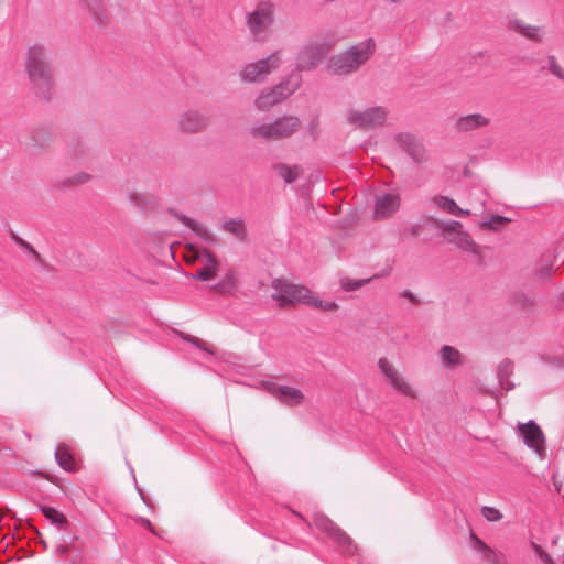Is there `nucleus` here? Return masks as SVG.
<instances>
[{
  "instance_id": "f257e3e1",
  "label": "nucleus",
  "mask_w": 564,
  "mask_h": 564,
  "mask_svg": "<svg viewBox=\"0 0 564 564\" xmlns=\"http://www.w3.org/2000/svg\"><path fill=\"white\" fill-rule=\"evenodd\" d=\"M375 52L376 42L372 37H368L343 52L332 55L326 68L334 75L347 76L354 74L372 57Z\"/></svg>"
},
{
  "instance_id": "f03ea898",
  "label": "nucleus",
  "mask_w": 564,
  "mask_h": 564,
  "mask_svg": "<svg viewBox=\"0 0 564 564\" xmlns=\"http://www.w3.org/2000/svg\"><path fill=\"white\" fill-rule=\"evenodd\" d=\"M25 69L33 88L46 98L53 87V73L45 47L36 44L29 48Z\"/></svg>"
},
{
  "instance_id": "7ed1b4c3",
  "label": "nucleus",
  "mask_w": 564,
  "mask_h": 564,
  "mask_svg": "<svg viewBox=\"0 0 564 564\" xmlns=\"http://www.w3.org/2000/svg\"><path fill=\"white\" fill-rule=\"evenodd\" d=\"M283 63V51L275 50L264 58L246 64L239 77L243 83H262L270 74L278 70Z\"/></svg>"
},
{
  "instance_id": "20e7f679",
  "label": "nucleus",
  "mask_w": 564,
  "mask_h": 564,
  "mask_svg": "<svg viewBox=\"0 0 564 564\" xmlns=\"http://www.w3.org/2000/svg\"><path fill=\"white\" fill-rule=\"evenodd\" d=\"M301 121L294 116H283L270 123H257L250 128V135L258 139L280 140L292 135Z\"/></svg>"
},
{
  "instance_id": "39448f33",
  "label": "nucleus",
  "mask_w": 564,
  "mask_h": 564,
  "mask_svg": "<svg viewBox=\"0 0 564 564\" xmlns=\"http://www.w3.org/2000/svg\"><path fill=\"white\" fill-rule=\"evenodd\" d=\"M271 297L280 307L304 304L310 300L312 291L304 285L294 284L286 279H274L271 283Z\"/></svg>"
},
{
  "instance_id": "423d86ee",
  "label": "nucleus",
  "mask_w": 564,
  "mask_h": 564,
  "mask_svg": "<svg viewBox=\"0 0 564 564\" xmlns=\"http://www.w3.org/2000/svg\"><path fill=\"white\" fill-rule=\"evenodd\" d=\"M301 84L302 76L297 73H292L273 88L261 91L254 101V106L260 111L269 110L274 105L291 96L301 86Z\"/></svg>"
},
{
  "instance_id": "0eeeda50",
  "label": "nucleus",
  "mask_w": 564,
  "mask_h": 564,
  "mask_svg": "<svg viewBox=\"0 0 564 564\" xmlns=\"http://www.w3.org/2000/svg\"><path fill=\"white\" fill-rule=\"evenodd\" d=\"M335 45V41L312 40L304 44L296 56V72L312 70L323 61L325 55Z\"/></svg>"
},
{
  "instance_id": "6e6552de",
  "label": "nucleus",
  "mask_w": 564,
  "mask_h": 564,
  "mask_svg": "<svg viewBox=\"0 0 564 564\" xmlns=\"http://www.w3.org/2000/svg\"><path fill=\"white\" fill-rule=\"evenodd\" d=\"M275 6L271 1H261L246 15L249 32L256 40H264L274 22Z\"/></svg>"
},
{
  "instance_id": "1a4fd4ad",
  "label": "nucleus",
  "mask_w": 564,
  "mask_h": 564,
  "mask_svg": "<svg viewBox=\"0 0 564 564\" xmlns=\"http://www.w3.org/2000/svg\"><path fill=\"white\" fill-rule=\"evenodd\" d=\"M345 116L349 124L369 130L383 126L388 117V111L382 106L368 107L364 109L348 108Z\"/></svg>"
},
{
  "instance_id": "9d476101",
  "label": "nucleus",
  "mask_w": 564,
  "mask_h": 564,
  "mask_svg": "<svg viewBox=\"0 0 564 564\" xmlns=\"http://www.w3.org/2000/svg\"><path fill=\"white\" fill-rule=\"evenodd\" d=\"M378 368L380 372L384 376L386 381L398 393L408 397V398H416V391L414 388L406 381V379L398 371L397 368L387 359L380 358L378 360Z\"/></svg>"
},
{
  "instance_id": "9b49d317",
  "label": "nucleus",
  "mask_w": 564,
  "mask_h": 564,
  "mask_svg": "<svg viewBox=\"0 0 564 564\" xmlns=\"http://www.w3.org/2000/svg\"><path fill=\"white\" fill-rule=\"evenodd\" d=\"M398 147L404 151L413 162L425 163L429 159L427 150L423 141L409 132H400L394 137Z\"/></svg>"
},
{
  "instance_id": "f8f14e48",
  "label": "nucleus",
  "mask_w": 564,
  "mask_h": 564,
  "mask_svg": "<svg viewBox=\"0 0 564 564\" xmlns=\"http://www.w3.org/2000/svg\"><path fill=\"white\" fill-rule=\"evenodd\" d=\"M315 525L324 531L329 538H332L346 554H352L356 550L351 539L339 529L329 518L324 514H316L314 517Z\"/></svg>"
},
{
  "instance_id": "ddd939ff",
  "label": "nucleus",
  "mask_w": 564,
  "mask_h": 564,
  "mask_svg": "<svg viewBox=\"0 0 564 564\" xmlns=\"http://www.w3.org/2000/svg\"><path fill=\"white\" fill-rule=\"evenodd\" d=\"M519 433L524 444L531 448L541 459L545 457V436L541 427L534 422L519 424Z\"/></svg>"
},
{
  "instance_id": "4468645a",
  "label": "nucleus",
  "mask_w": 564,
  "mask_h": 564,
  "mask_svg": "<svg viewBox=\"0 0 564 564\" xmlns=\"http://www.w3.org/2000/svg\"><path fill=\"white\" fill-rule=\"evenodd\" d=\"M401 197L397 193H379L375 196V218L384 219L399 210Z\"/></svg>"
},
{
  "instance_id": "2eb2a0df",
  "label": "nucleus",
  "mask_w": 564,
  "mask_h": 564,
  "mask_svg": "<svg viewBox=\"0 0 564 564\" xmlns=\"http://www.w3.org/2000/svg\"><path fill=\"white\" fill-rule=\"evenodd\" d=\"M178 127L183 132L195 133L208 124V119L197 110H186L178 117Z\"/></svg>"
},
{
  "instance_id": "dca6fc26",
  "label": "nucleus",
  "mask_w": 564,
  "mask_h": 564,
  "mask_svg": "<svg viewBox=\"0 0 564 564\" xmlns=\"http://www.w3.org/2000/svg\"><path fill=\"white\" fill-rule=\"evenodd\" d=\"M269 390L280 402L284 403L285 405H297L302 403L304 399L303 393L293 387L271 383L269 386Z\"/></svg>"
},
{
  "instance_id": "f3484780",
  "label": "nucleus",
  "mask_w": 564,
  "mask_h": 564,
  "mask_svg": "<svg viewBox=\"0 0 564 564\" xmlns=\"http://www.w3.org/2000/svg\"><path fill=\"white\" fill-rule=\"evenodd\" d=\"M508 28L511 31L534 42H541L545 35V30L543 26L527 24L525 22L519 19L510 20Z\"/></svg>"
},
{
  "instance_id": "a211bd4d",
  "label": "nucleus",
  "mask_w": 564,
  "mask_h": 564,
  "mask_svg": "<svg viewBox=\"0 0 564 564\" xmlns=\"http://www.w3.org/2000/svg\"><path fill=\"white\" fill-rule=\"evenodd\" d=\"M203 261L204 265L196 270V273L193 275V278L204 282L210 281L216 276L218 270V261L216 257L207 250H204L203 252Z\"/></svg>"
},
{
  "instance_id": "6ab92c4d",
  "label": "nucleus",
  "mask_w": 564,
  "mask_h": 564,
  "mask_svg": "<svg viewBox=\"0 0 564 564\" xmlns=\"http://www.w3.org/2000/svg\"><path fill=\"white\" fill-rule=\"evenodd\" d=\"M438 357L442 366L446 369L456 368L464 362L463 354L457 348L449 345L441 347L438 350Z\"/></svg>"
},
{
  "instance_id": "aec40b11",
  "label": "nucleus",
  "mask_w": 564,
  "mask_h": 564,
  "mask_svg": "<svg viewBox=\"0 0 564 564\" xmlns=\"http://www.w3.org/2000/svg\"><path fill=\"white\" fill-rule=\"evenodd\" d=\"M490 120L480 113L459 117L456 120V129L460 132L471 131L488 126Z\"/></svg>"
},
{
  "instance_id": "412c9836",
  "label": "nucleus",
  "mask_w": 564,
  "mask_h": 564,
  "mask_svg": "<svg viewBox=\"0 0 564 564\" xmlns=\"http://www.w3.org/2000/svg\"><path fill=\"white\" fill-rule=\"evenodd\" d=\"M129 202L142 212H149L156 207L158 198L151 193L131 191L128 193Z\"/></svg>"
},
{
  "instance_id": "4be33fe9",
  "label": "nucleus",
  "mask_w": 564,
  "mask_h": 564,
  "mask_svg": "<svg viewBox=\"0 0 564 564\" xmlns=\"http://www.w3.org/2000/svg\"><path fill=\"white\" fill-rule=\"evenodd\" d=\"M447 239L451 243H454L455 246L463 250L469 251L474 254H479L478 246L475 243L470 235L467 234L466 231L460 230L458 232H454Z\"/></svg>"
},
{
  "instance_id": "5701e85b",
  "label": "nucleus",
  "mask_w": 564,
  "mask_h": 564,
  "mask_svg": "<svg viewBox=\"0 0 564 564\" xmlns=\"http://www.w3.org/2000/svg\"><path fill=\"white\" fill-rule=\"evenodd\" d=\"M221 228L234 235L238 240L246 241L248 237V230L245 221L241 218H230L226 220Z\"/></svg>"
},
{
  "instance_id": "b1692460",
  "label": "nucleus",
  "mask_w": 564,
  "mask_h": 564,
  "mask_svg": "<svg viewBox=\"0 0 564 564\" xmlns=\"http://www.w3.org/2000/svg\"><path fill=\"white\" fill-rule=\"evenodd\" d=\"M470 545L476 552H487V564H501L500 555L481 541L475 533H470Z\"/></svg>"
},
{
  "instance_id": "393cba45",
  "label": "nucleus",
  "mask_w": 564,
  "mask_h": 564,
  "mask_svg": "<svg viewBox=\"0 0 564 564\" xmlns=\"http://www.w3.org/2000/svg\"><path fill=\"white\" fill-rule=\"evenodd\" d=\"M177 218L188 228H191L199 238L207 242H215L214 235L210 230L202 224L196 223L185 215H176Z\"/></svg>"
},
{
  "instance_id": "a878e982",
  "label": "nucleus",
  "mask_w": 564,
  "mask_h": 564,
  "mask_svg": "<svg viewBox=\"0 0 564 564\" xmlns=\"http://www.w3.org/2000/svg\"><path fill=\"white\" fill-rule=\"evenodd\" d=\"M41 511L45 516V518L48 519L58 529L67 530L68 521L62 512L48 506L41 507Z\"/></svg>"
},
{
  "instance_id": "bb28decb",
  "label": "nucleus",
  "mask_w": 564,
  "mask_h": 564,
  "mask_svg": "<svg viewBox=\"0 0 564 564\" xmlns=\"http://www.w3.org/2000/svg\"><path fill=\"white\" fill-rule=\"evenodd\" d=\"M273 169L276 171L278 175L288 184L293 183L301 173V167L299 165L290 166L283 163H279L275 164Z\"/></svg>"
},
{
  "instance_id": "cd10ccee",
  "label": "nucleus",
  "mask_w": 564,
  "mask_h": 564,
  "mask_svg": "<svg viewBox=\"0 0 564 564\" xmlns=\"http://www.w3.org/2000/svg\"><path fill=\"white\" fill-rule=\"evenodd\" d=\"M55 458L57 464L67 471H72L75 468V462L73 456L68 453L65 445H59L55 451Z\"/></svg>"
},
{
  "instance_id": "c85d7f7f",
  "label": "nucleus",
  "mask_w": 564,
  "mask_h": 564,
  "mask_svg": "<svg viewBox=\"0 0 564 564\" xmlns=\"http://www.w3.org/2000/svg\"><path fill=\"white\" fill-rule=\"evenodd\" d=\"M432 200L436 207L447 214L454 215V213L462 212V208L455 203V200L447 196L436 195Z\"/></svg>"
},
{
  "instance_id": "c756f323",
  "label": "nucleus",
  "mask_w": 564,
  "mask_h": 564,
  "mask_svg": "<svg viewBox=\"0 0 564 564\" xmlns=\"http://www.w3.org/2000/svg\"><path fill=\"white\" fill-rule=\"evenodd\" d=\"M510 218L499 215H490L480 223V227L492 231H499L503 225L509 224Z\"/></svg>"
},
{
  "instance_id": "7c9ffc66",
  "label": "nucleus",
  "mask_w": 564,
  "mask_h": 564,
  "mask_svg": "<svg viewBox=\"0 0 564 564\" xmlns=\"http://www.w3.org/2000/svg\"><path fill=\"white\" fill-rule=\"evenodd\" d=\"M306 305L326 312L335 311L338 308V304L335 301L324 302L313 292L311 293L310 300L306 301Z\"/></svg>"
},
{
  "instance_id": "2f4dec72",
  "label": "nucleus",
  "mask_w": 564,
  "mask_h": 564,
  "mask_svg": "<svg viewBox=\"0 0 564 564\" xmlns=\"http://www.w3.org/2000/svg\"><path fill=\"white\" fill-rule=\"evenodd\" d=\"M513 365L510 360H503L498 368V377L501 388L511 389L507 383L509 376L512 373Z\"/></svg>"
},
{
  "instance_id": "473e14b6",
  "label": "nucleus",
  "mask_w": 564,
  "mask_h": 564,
  "mask_svg": "<svg viewBox=\"0 0 564 564\" xmlns=\"http://www.w3.org/2000/svg\"><path fill=\"white\" fill-rule=\"evenodd\" d=\"M236 286V274L234 271H229L226 276L218 282L214 289L220 293H229Z\"/></svg>"
},
{
  "instance_id": "72a5a7b5",
  "label": "nucleus",
  "mask_w": 564,
  "mask_h": 564,
  "mask_svg": "<svg viewBox=\"0 0 564 564\" xmlns=\"http://www.w3.org/2000/svg\"><path fill=\"white\" fill-rule=\"evenodd\" d=\"M371 280H372V278L354 280V279L345 276V278L340 279L339 283L344 291L350 292V291L359 290L364 285L368 284Z\"/></svg>"
},
{
  "instance_id": "f704fd0d",
  "label": "nucleus",
  "mask_w": 564,
  "mask_h": 564,
  "mask_svg": "<svg viewBox=\"0 0 564 564\" xmlns=\"http://www.w3.org/2000/svg\"><path fill=\"white\" fill-rule=\"evenodd\" d=\"M549 72L558 79L564 80V68L558 64L554 55H549L546 58Z\"/></svg>"
},
{
  "instance_id": "c9c22d12",
  "label": "nucleus",
  "mask_w": 564,
  "mask_h": 564,
  "mask_svg": "<svg viewBox=\"0 0 564 564\" xmlns=\"http://www.w3.org/2000/svg\"><path fill=\"white\" fill-rule=\"evenodd\" d=\"M83 4L89 10L96 22L100 23L105 17L99 12V0H80Z\"/></svg>"
},
{
  "instance_id": "e433bc0d",
  "label": "nucleus",
  "mask_w": 564,
  "mask_h": 564,
  "mask_svg": "<svg viewBox=\"0 0 564 564\" xmlns=\"http://www.w3.org/2000/svg\"><path fill=\"white\" fill-rule=\"evenodd\" d=\"M438 227H441L443 229V231L446 235V238H448L454 232L460 231L463 226H462V223H459L457 220H449V221L441 223L438 225Z\"/></svg>"
},
{
  "instance_id": "4c0bfd02",
  "label": "nucleus",
  "mask_w": 564,
  "mask_h": 564,
  "mask_svg": "<svg viewBox=\"0 0 564 564\" xmlns=\"http://www.w3.org/2000/svg\"><path fill=\"white\" fill-rule=\"evenodd\" d=\"M481 514L486 520L490 522H496L502 519V513L495 507H482Z\"/></svg>"
},
{
  "instance_id": "58836bf2",
  "label": "nucleus",
  "mask_w": 564,
  "mask_h": 564,
  "mask_svg": "<svg viewBox=\"0 0 564 564\" xmlns=\"http://www.w3.org/2000/svg\"><path fill=\"white\" fill-rule=\"evenodd\" d=\"M551 274H552V265L551 264L543 265L542 268H540L539 271H536V273L534 275V281L543 283L551 278Z\"/></svg>"
},
{
  "instance_id": "ea45409f",
  "label": "nucleus",
  "mask_w": 564,
  "mask_h": 564,
  "mask_svg": "<svg viewBox=\"0 0 564 564\" xmlns=\"http://www.w3.org/2000/svg\"><path fill=\"white\" fill-rule=\"evenodd\" d=\"M532 549L535 552V554L541 558L543 564H555L553 558L546 552H544V550L540 545H538L536 543H532Z\"/></svg>"
},
{
  "instance_id": "a19ab883",
  "label": "nucleus",
  "mask_w": 564,
  "mask_h": 564,
  "mask_svg": "<svg viewBox=\"0 0 564 564\" xmlns=\"http://www.w3.org/2000/svg\"><path fill=\"white\" fill-rule=\"evenodd\" d=\"M90 180V175L86 172H79L68 178L70 185L85 184Z\"/></svg>"
},
{
  "instance_id": "79ce46f5",
  "label": "nucleus",
  "mask_w": 564,
  "mask_h": 564,
  "mask_svg": "<svg viewBox=\"0 0 564 564\" xmlns=\"http://www.w3.org/2000/svg\"><path fill=\"white\" fill-rule=\"evenodd\" d=\"M55 553L61 557H66L69 553V547L66 544H59L56 547Z\"/></svg>"
},
{
  "instance_id": "37998d69",
  "label": "nucleus",
  "mask_w": 564,
  "mask_h": 564,
  "mask_svg": "<svg viewBox=\"0 0 564 564\" xmlns=\"http://www.w3.org/2000/svg\"><path fill=\"white\" fill-rule=\"evenodd\" d=\"M185 339L191 341L192 344H194L199 349L207 350V348L205 347V343L202 341L200 339H198L196 337H192V336H187V337H185Z\"/></svg>"
},
{
  "instance_id": "c03bdc74",
  "label": "nucleus",
  "mask_w": 564,
  "mask_h": 564,
  "mask_svg": "<svg viewBox=\"0 0 564 564\" xmlns=\"http://www.w3.org/2000/svg\"><path fill=\"white\" fill-rule=\"evenodd\" d=\"M400 295L402 297L410 300L414 304L419 303L417 297L410 290L402 291Z\"/></svg>"
},
{
  "instance_id": "a18cd8bd",
  "label": "nucleus",
  "mask_w": 564,
  "mask_h": 564,
  "mask_svg": "<svg viewBox=\"0 0 564 564\" xmlns=\"http://www.w3.org/2000/svg\"><path fill=\"white\" fill-rule=\"evenodd\" d=\"M408 230L412 236H417L420 234V225H412Z\"/></svg>"
},
{
  "instance_id": "49530a36",
  "label": "nucleus",
  "mask_w": 564,
  "mask_h": 564,
  "mask_svg": "<svg viewBox=\"0 0 564 564\" xmlns=\"http://www.w3.org/2000/svg\"><path fill=\"white\" fill-rule=\"evenodd\" d=\"M140 521H141V523H142L144 527H147V528H148V529H149L153 534H155V531H154V529L152 528L151 522H150L148 519H145V518H141V520H140Z\"/></svg>"
},
{
  "instance_id": "de8ad7c7",
  "label": "nucleus",
  "mask_w": 564,
  "mask_h": 564,
  "mask_svg": "<svg viewBox=\"0 0 564 564\" xmlns=\"http://www.w3.org/2000/svg\"><path fill=\"white\" fill-rule=\"evenodd\" d=\"M470 212L468 209H463L462 208V212L459 213H454L455 216H464V215H469Z\"/></svg>"
},
{
  "instance_id": "09e8293b",
  "label": "nucleus",
  "mask_w": 564,
  "mask_h": 564,
  "mask_svg": "<svg viewBox=\"0 0 564 564\" xmlns=\"http://www.w3.org/2000/svg\"><path fill=\"white\" fill-rule=\"evenodd\" d=\"M531 304H532V300H530V299H524L522 302L523 306H530Z\"/></svg>"
},
{
  "instance_id": "8fccbe9b",
  "label": "nucleus",
  "mask_w": 564,
  "mask_h": 564,
  "mask_svg": "<svg viewBox=\"0 0 564 564\" xmlns=\"http://www.w3.org/2000/svg\"><path fill=\"white\" fill-rule=\"evenodd\" d=\"M484 561L487 558V552H477Z\"/></svg>"
},
{
  "instance_id": "3c124183",
  "label": "nucleus",
  "mask_w": 564,
  "mask_h": 564,
  "mask_svg": "<svg viewBox=\"0 0 564 564\" xmlns=\"http://www.w3.org/2000/svg\"><path fill=\"white\" fill-rule=\"evenodd\" d=\"M129 468H130V471H131L132 476L134 477L133 468L130 465H129Z\"/></svg>"
}]
</instances>
